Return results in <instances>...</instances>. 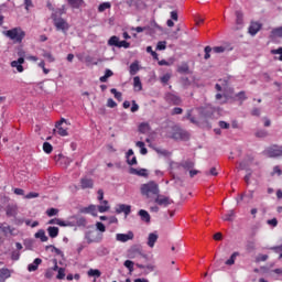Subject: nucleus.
Returning <instances> with one entry per match:
<instances>
[{
    "label": "nucleus",
    "instance_id": "37998d69",
    "mask_svg": "<svg viewBox=\"0 0 282 282\" xmlns=\"http://www.w3.org/2000/svg\"><path fill=\"white\" fill-rule=\"evenodd\" d=\"M235 217L234 209H230L224 217V221H232V218Z\"/></svg>",
    "mask_w": 282,
    "mask_h": 282
},
{
    "label": "nucleus",
    "instance_id": "2f4dec72",
    "mask_svg": "<svg viewBox=\"0 0 282 282\" xmlns=\"http://www.w3.org/2000/svg\"><path fill=\"white\" fill-rule=\"evenodd\" d=\"M133 87H134V91H142V82L138 76L133 78Z\"/></svg>",
    "mask_w": 282,
    "mask_h": 282
},
{
    "label": "nucleus",
    "instance_id": "680f3d73",
    "mask_svg": "<svg viewBox=\"0 0 282 282\" xmlns=\"http://www.w3.org/2000/svg\"><path fill=\"white\" fill-rule=\"evenodd\" d=\"M257 138H267L268 137V131L265 130H259L256 132Z\"/></svg>",
    "mask_w": 282,
    "mask_h": 282
},
{
    "label": "nucleus",
    "instance_id": "79ce46f5",
    "mask_svg": "<svg viewBox=\"0 0 282 282\" xmlns=\"http://www.w3.org/2000/svg\"><path fill=\"white\" fill-rule=\"evenodd\" d=\"M46 250H50L51 252H55V254L63 257V251H61V249H58L52 245L46 246Z\"/></svg>",
    "mask_w": 282,
    "mask_h": 282
},
{
    "label": "nucleus",
    "instance_id": "c756f323",
    "mask_svg": "<svg viewBox=\"0 0 282 282\" xmlns=\"http://www.w3.org/2000/svg\"><path fill=\"white\" fill-rule=\"evenodd\" d=\"M138 72H140V65L138 64V62H133L130 65V75L135 76L138 74Z\"/></svg>",
    "mask_w": 282,
    "mask_h": 282
},
{
    "label": "nucleus",
    "instance_id": "ea45409f",
    "mask_svg": "<svg viewBox=\"0 0 282 282\" xmlns=\"http://www.w3.org/2000/svg\"><path fill=\"white\" fill-rule=\"evenodd\" d=\"M12 275V273L9 271V269H0V276L1 279H10V276Z\"/></svg>",
    "mask_w": 282,
    "mask_h": 282
},
{
    "label": "nucleus",
    "instance_id": "473e14b6",
    "mask_svg": "<svg viewBox=\"0 0 282 282\" xmlns=\"http://www.w3.org/2000/svg\"><path fill=\"white\" fill-rule=\"evenodd\" d=\"M35 239H41V241L45 242L47 241V236L45 235V230L40 229L36 234H35Z\"/></svg>",
    "mask_w": 282,
    "mask_h": 282
},
{
    "label": "nucleus",
    "instance_id": "4be33fe9",
    "mask_svg": "<svg viewBox=\"0 0 282 282\" xmlns=\"http://www.w3.org/2000/svg\"><path fill=\"white\" fill-rule=\"evenodd\" d=\"M259 30H261V24L252 22L249 26V34H251V36H254L259 32Z\"/></svg>",
    "mask_w": 282,
    "mask_h": 282
},
{
    "label": "nucleus",
    "instance_id": "5fc2aeb1",
    "mask_svg": "<svg viewBox=\"0 0 282 282\" xmlns=\"http://www.w3.org/2000/svg\"><path fill=\"white\" fill-rule=\"evenodd\" d=\"M46 215H47L48 217H54V216L58 215V209H56V208H50V209L46 210Z\"/></svg>",
    "mask_w": 282,
    "mask_h": 282
},
{
    "label": "nucleus",
    "instance_id": "774afa93",
    "mask_svg": "<svg viewBox=\"0 0 282 282\" xmlns=\"http://www.w3.org/2000/svg\"><path fill=\"white\" fill-rule=\"evenodd\" d=\"M107 107H110V109H113L115 107H118V104L115 102L113 99H108Z\"/></svg>",
    "mask_w": 282,
    "mask_h": 282
},
{
    "label": "nucleus",
    "instance_id": "1a4fd4ad",
    "mask_svg": "<svg viewBox=\"0 0 282 282\" xmlns=\"http://www.w3.org/2000/svg\"><path fill=\"white\" fill-rule=\"evenodd\" d=\"M154 202L159 206H164V208H166V206H171V204H173V199H171V197L164 196V195H160V194L156 195Z\"/></svg>",
    "mask_w": 282,
    "mask_h": 282
},
{
    "label": "nucleus",
    "instance_id": "72a5a7b5",
    "mask_svg": "<svg viewBox=\"0 0 282 282\" xmlns=\"http://www.w3.org/2000/svg\"><path fill=\"white\" fill-rule=\"evenodd\" d=\"M237 257H239V252H234L230 258L225 262L226 265H235V261H237Z\"/></svg>",
    "mask_w": 282,
    "mask_h": 282
},
{
    "label": "nucleus",
    "instance_id": "c85d7f7f",
    "mask_svg": "<svg viewBox=\"0 0 282 282\" xmlns=\"http://www.w3.org/2000/svg\"><path fill=\"white\" fill-rule=\"evenodd\" d=\"M246 250L249 253L254 252V250H257V243L254 241H252V240L247 241Z\"/></svg>",
    "mask_w": 282,
    "mask_h": 282
},
{
    "label": "nucleus",
    "instance_id": "a211bd4d",
    "mask_svg": "<svg viewBox=\"0 0 282 282\" xmlns=\"http://www.w3.org/2000/svg\"><path fill=\"white\" fill-rule=\"evenodd\" d=\"M80 187L83 189H85V188H94V181L91 178H89V177H83L80 180Z\"/></svg>",
    "mask_w": 282,
    "mask_h": 282
},
{
    "label": "nucleus",
    "instance_id": "bb28decb",
    "mask_svg": "<svg viewBox=\"0 0 282 282\" xmlns=\"http://www.w3.org/2000/svg\"><path fill=\"white\" fill-rule=\"evenodd\" d=\"M110 206H109V202L108 200H102L101 205L97 206V210H99L100 213H107V210H109Z\"/></svg>",
    "mask_w": 282,
    "mask_h": 282
},
{
    "label": "nucleus",
    "instance_id": "f8f14e48",
    "mask_svg": "<svg viewBox=\"0 0 282 282\" xmlns=\"http://www.w3.org/2000/svg\"><path fill=\"white\" fill-rule=\"evenodd\" d=\"M23 63H25V58L19 57L18 61L11 62V67H14L21 74L23 73Z\"/></svg>",
    "mask_w": 282,
    "mask_h": 282
},
{
    "label": "nucleus",
    "instance_id": "0eeeda50",
    "mask_svg": "<svg viewBox=\"0 0 282 282\" xmlns=\"http://www.w3.org/2000/svg\"><path fill=\"white\" fill-rule=\"evenodd\" d=\"M268 158H282V145H273L265 150Z\"/></svg>",
    "mask_w": 282,
    "mask_h": 282
},
{
    "label": "nucleus",
    "instance_id": "f704fd0d",
    "mask_svg": "<svg viewBox=\"0 0 282 282\" xmlns=\"http://www.w3.org/2000/svg\"><path fill=\"white\" fill-rule=\"evenodd\" d=\"M0 230H2V232L6 237H8V234L13 235V232H14V228H12L10 226H0Z\"/></svg>",
    "mask_w": 282,
    "mask_h": 282
},
{
    "label": "nucleus",
    "instance_id": "423d86ee",
    "mask_svg": "<svg viewBox=\"0 0 282 282\" xmlns=\"http://www.w3.org/2000/svg\"><path fill=\"white\" fill-rule=\"evenodd\" d=\"M128 259H147V254L142 252V247L134 245L128 250Z\"/></svg>",
    "mask_w": 282,
    "mask_h": 282
},
{
    "label": "nucleus",
    "instance_id": "4d7b16f0",
    "mask_svg": "<svg viewBox=\"0 0 282 282\" xmlns=\"http://www.w3.org/2000/svg\"><path fill=\"white\" fill-rule=\"evenodd\" d=\"M181 84L183 85V87H191V79H188V77H183L181 78Z\"/></svg>",
    "mask_w": 282,
    "mask_h": 282
},
{
    "label": "nucleus",
    "instance_id": "e433bc0d",
    "mask_svg": "<svg viewBox=\"0 0 282 282\" xmlns=\"http://www.w3.org/2000/svg\"><path fill=\"white\" fill-rule=\"evenodd\" d=\"M151 131V126H149V123H141L139 126V132L140 133H149Z\"/></svg>",
    "mask_w": 282,
    "mask_h": 282
},
{
    "label": "nucleus",
    "instance_id": "393cba45",
    "mask_svg": "<svg viewBox=\"0 0 282 282\" xmlns=\"http://www.w3.org/2000/svg\"><path fill=\"white\" fill-rule=\"evenodd\" d=\"M108 45H110L111 47H119L120 45V37L119 36H111L109 40H108Z\"/></svg>",
    "mask_w": 282,
    "mask_h": 282
},
{
    "label": "nucleus",
    "instance_id": "a18cd8bd",
    "mask_svg": "<svg viewBox=\"0 0 282 282\" xmlns=\"http://www.w3.org/2000/svg\"><path fill=\"white\" fill-rule=\"evenodd\" d=\"M43 151L47 154L52 153L54 151V148L50 144V142L43 143Z\"/></svg>",
    "mask_w": 282,
    "mask_h": 282
},
{
    "label": "nucleus",
    "instance_id": "09e8293b",
    "mask_svg": "<svg viewBox=\"0 0 282 282\" xmlns=\"http://www.w3.org/2000/svg\"><path fill=\"white\" fill-rule=\"evenodd\" d=\"M212 52H214V54H224V52H226V47L215 46V47L212 48Z\"/></svg>",
    "mask_w": 282,
    "mask_h": 282
},
{
    "label": "nucleus",
    "instance_id": "20e7f679",
    "mask_svg": "<svg viewBox=\"0 0 282 282\" xmlns=\"http://www.w3.org/2000/svg\"><path fill=\"white\" fill-rule=\"evenodd\" d=\"M102 234L96 231V229L88 230L85 232V239L87 243H100L102 241Z\"/></svg>",
    "mask_w": 282,
    "mask_h": 282
},
{
    "label": "nucleus",
    "instance_id": "69168bd1",
    "mask_svg": "<svg viewBox=\"0 0 282 282\" xmlns=\"http://www.w3.org/2000/svg\"><path fill=\"white\" fill-rule=\"evenodd\" d=\"M57 226L69 227V226H72V223L58 219Z\"/></svg>",
    "mask_w": 282,
    "mask_h": 282
},
{
    "label": "nucleus",
    "instance_id": "39448f33",
    "mask_svg": "<svg viewBox=\"0 0 282 282\" xmlns=\"http://www.w3.org/2000/svg\"><path fill=\"white\" fill-rule=\"evenodd\" d=\"M199 113V122H206L208 118L213 117V113H215V108L212 106H205L197 109Z\"/></svg>",
    "mask_w": 282,
    "mask_h": 282
},
{
    "label": "nucleus",
    "instance_id": "338daca9",
    "mask_svg": "<svg viewBox=\"0 0 282 282\" xmlns=\"http://www.w3.org/2000/svg\"><path fill=\"white\" fill-rule=\"evenodd\" d=\"M219 173L217 172V167H212L209 172H205V175H214L217 176Z\"/></svg>",
    "mask_w": 282,
    "mask_h": 282
},
{
    "label": "nucleus",
    "instance_id": "c03bdc74",
    "mask_svg": "<svg viewBox=\"0 0 282 282\" xmlns=\"http://www.w3.org/2000/svg\"><path fill=\"white\" fill-rule=\"evenodd\" d=\"M69 6H72V8H80V6H83V0H67Z\"/></svg>",
    "mask_w": 282,
    "mask_h": 282
},
{
    "label": "nucleus",
    "instance_id": "3c124183",
    "mask_svg": "<svg viewBox=\"0 0 282 282\" xmlns=\"http://www.w3.org/2000/svg\"><path fill=\"white\" fill-rule=\"evenodd\" d=\"M96 228H97V230H99V232L101 235H102V232H106V230H107V227H105V224H102L100 221L96 223Z\"/></svg>",
    "mask_w": 282,
    "mask_h": 282
},
{
    "label": "nucleus",
    "instance_id": "f3484780",
    "mask_svg": "<svg viewBox=\"0 0 282 282\" xmlns=\"http://www.w3.org/2000/svg\"><path fill=\"white\" fill-rule=\"evenodd\" d=\"M158 232H151L148 236V246L149 248H155V243L158 242Z\"/></svg>",
    "mask_w": 282,
    "mask_h": 282
},
{
    "label": "nucleus",
    "instance_id": "7c9ffc66",
    "mask_svg": "<svg viewBox=\"0 0 282 282\" xmlns=\"http://www.w3.org/2000/svg\"><path fill=\"white\" fill-rule=\"evenodd\" d=\"M113 76V72L109 68L105 70V75L99 78L100 83H107V79L111 78Z\"/></svg>",
    "mask_w": 282,
    "mask_h": 282
},
{
    "label": "nucleus",
    "instance_id": "8fccbe9b",
    "mask_svg": "<svg viewBox=\"0 0 282 282\" xmlns=\"http://www.w3.org/2000/svg\"><path fill=\"white\" fill-rule=\"evenodd\" d=\"M57 275L56 279H58L59 281H63V279H65V268H59L57 271Z\"/></svg>",
    "mask_w": 282,
    "mask_h": 282
},
{
    "label": "nucleus",
    "instance_id": "9b49d317",
    "mask_svg": "<svg viewBox=\"0 0 282 282\" xmlns=\"http://www.w3.org/2000/svg\"><path fill=\"white\" fill-rule=\"evenodd\" d=\"M116 213L120 215V213H124L126 217L131 214V205L119 204L116 208Z\"/></svg>",
    "mask_w": 282,
    "mask_h": 282
},
{
    "label": "nucleus",
    "instance_id": "dca6fc26",
    "mask_svg": "<svg viewBox=\"0 0 282 282\" xmlns=\"http://www.w3.org/2000/svg\"><path fill=\"white\" fill-rule=\"evenodd\" d=\"M82 213H85L86 215H93V217H96L98 215V206L90 205L88 207L83 208Z\"/></svg>",
    "mask_w": 282,
    "mask_h": 282
},
{
    "label": "nucleus",
    "instance_id": "9d476101",
    "mask_svg": "<svg viewBox=\"0 0 282 282\" xmlns=\"http://www.w3.org/2000/svg\"><path fill=\"white\" fill-rule=\"evenodd\" d=\"M133 237V231H128V234H117L116 240L120 241L121 243H127V241H131Z\"/></svg>",
    "mask_w": 282,
    "mask_h": 282
},
{
    "label": "nucleus",
    "instance_id": "49530a36",
    "mask_svg": "<svg viewBox=\"0 0 282 282\" xmlns=\"http://www.w3.org/2000/svg\"><path fill=\"white\" fill-rule=\"evenodd\" d=\"M110 93L113 94L117 100L122 101V93L118 91L116 88H112Z\"/></svg>",
    "mask_w": 282,
    "mask_h": 282
},
{
    "label": "nucleus",
    "instance_id": "cd10ccee",
    "mask_svg": "<svg viewBox=\"0 0 282 282\" xmlns=\"http://www.w3.org/2000/svg\"><path fill=\"white\" fill-rule=\"evenodd\" d=\"M47 232L51 239H56L58 237V227H48Z\"/></svg>",
    "mask_w": 282,
    "mask_h": 282
},
{
    "label": "nucleus",
    "instance_id": "f03ea898",
    "mask_svg": "<svg viewBox=\"0 0 282 282\" xmlns=\"http://www.w3.org/2000/svg\"><path fill=\"white\" fill-rule=\"evenodd\" d=\"M3 34L15 43H23V40L25 39V31H23L21 26L4 31Z\"/></svg>",
    "mask_w": 282,
    "mask_h": 282
},
{
    "label": "nucleus",
    "instance_id": "4c0bfd02",
    "mask_svg": "<svg viewBox=\"0 0 282 282\" xmlns=\"http://www.w3.org/2000/svg\"><path fill=\"white\" fill-rule=\"evenodd\" d=\"M135 147H138L139 149H141V150H140L141 155H147V153H149V150H147V148L144 147V142L138 141V142L135 143Z\"/></svg>",
    "mask_w": 282,
    "mask_h": 282
},
{
    "label": "nucleus",
    "instance_id": "7ed1b4c3",
    "mask_svg": "<svg viewBox=\"0 0 282 282\" xmlns=\"http://www.w3.org/2000/svg\"><path fill=\"white\" fill-rule=\"evenodd\" d=\"M173 140H188L191 138V134L188 132L177 126H174L171 131L170 135Z\"/></svg>",
    "mask_w": 282,
    "mask_h": 282
},
{
    "label": "nucleus",
    "instance_id": "ddd939ff",
    "mask_svg": "<svg viewBox=\"0 0 282 282\" xmlns=\"http://www.w3.org/2000/svg\"><path fill=\"white\" fill-rule=\"evenodd\" d=\"M165 100L172 105H180L182 102V99L177 95H173L171 93L165 95Z\"/></svg>",
    "mask_w": 282,
    "mask_h": 282
},
{
    "label": "nucleus",
    "instance_id": "a878e982",
    "mask_svg": "<svg viewBox=\"0 0 282 282\" xmlns=\"http://www.w3.org/2000/svg\"><path fill=\"white\" fill-rule=\"evenodd\" d=\"M251 163H252V158H248L247 160L241 161L239 164L240 171H247L248 166H250Z\"/></svg>",
    "mask_w": 282,
    "mask_h": 282
},
{
    "label": "nucleus",
    "instance_id": "5701e85b",
    "mask_svg": "<svg viewBox=\"0 0 282 282\" xmlns=\"http://www.w3.org/2000/svg\"><path fill=\"white\" fill-rule=\"evenodd\" d=\"M130 173L131 175H139V177H147V169H134V167H131L130 169Z\"/></svg>",
    "mask_w": 282,
    "mask_h": 282
},
{
    "label": "nucleus",
    "instance_id": "603ef678",
    "mask_svg": "<svg viewBox=\"0 0 282 282\" xmlns=\"http://www.w3.org/2000/svg\"><path fill=\"white\" fill-rule=\"evenodd\" d=\"M124 268H128L129 272H133V261L131 260H126L124 263H123Z\"/></svg>",
    "mask_w": 282,
    "mask_h": 282
},
{
    "label": "nucleus",
    "instance_id": "a19ab883",
    "mask_svg": "<svg viewBox=\"0 0 282 282\" xmlns=\"http://www.w3.org/2000/svg\"><path fill=\"white\" fill-rule=\"evenodd\" d=\"M111 8V2H102L98 7V12H105V10H109Z\"/></svg>",
    "mask_w": 282,
    "mask_h": 282
},
{
    "label": "nucleus",
    "instance_id": "6e6d98bb",
    "mask_svg": "<svg viewBox=\"0 0 282 282\" xmlns=\"http://www.w3.org/2000/svg\"><path fill=\"white\" fill-rule=\"evenodd\" d=\"M178 72L181 74H188V64H182L180 67H178Z\"/></svg>",
    "mask_w": 282,
    "mask_h": 282
},
{
    "label": "nucleus",
    "instance_id": "412c9836",
    "mask_svg": "<svg viewBox=\"0 0 282 282\" xmlns=\"http://www.w3.org/2000/svg\"><path fill=\"white\" fill-rule=\"evenodd\" d=\"M41 263H43V260H41V258H36L33 263L29 264L28 267L29 272H36Z\"/></svg>",
    "mask_w": 282,
    "mask_h": 282
},
{
    "label": "nucleus",
    "instance_id": "13d9d810",
    "mask_svg": "<svg viewBox=\"0 0 282 282\" xmlns=\"http://www.w3.org/2000/svg\"><path fill=\"white\" fill-rule=\"evenodd\" d=\"M36 197H39V193L36 192H30L24 196L25 199H35Z\"/></svg>",
    "mask_w": 282,
    "mask_h": 282
},
{
    "label": "nucleus",
    "instance_id": "6e6552de",
    "mask_svg": "<svg viewBox=\"0 0 282 282\" xmlns=\"http://www.w3.org/2000/svg\"><path fill=\"white\" fill-rule=\"evenodd\" d=\"M53 21L56 30L62 32H67V30H69V24L63 18H54Z\"/></svg>",
    "mask_w": 282,
    "mask_h": 282
},
{
    "label": "nucleus",
    "instance_id": "c9c22d12",
    "mask_svg": "<svg viewBox=\"0 0 282 282\" xmlns=\"http://www.w3.org/2000/svg\"><path fill=\"white\" fill-rule=\"evenodd\" d=\"M271 54L275 56V61H282V47L271 50Z\"/></svg>",
    "mask_w": 282,
    "mask_h": 282
},
{
    "label": "nucleus",
    "instance_id": "e2e57ef3",
    "mask_svg": "<svg viewBox=\"0 0 282 282\" xmlns=\"http://www.w3.org/2000/svg\"><path fill=\"white\" fill-rule=\"evenodd\" d=\"M169 80H171V74H165L161 77V83H163L164 85H166V83H169Z\"/></svg>",
    "mask_w": 282,
    "mask_h": 282
},
{
    "label": "nucleus",
    "instance_id": "aec40b11",
    "mask_svg": "<svg viewBox=\"0 0 282 282\" xmlns=\"http://www.w3.org/2000/svg\"><path fill=\"white\" fill-rule=\"evenodd\" d=\"M139 217L141 218V221H144L145 224H151V215L149 212L141 209L138 213Z\"/></svg>",
    "mask_w": 282,
    "mask_h": 282
},
{
    "label": "nucleus",
    "instance_id": "bf43d9fd",
    "mask_svg": "<svg viewBox=\"0 0 282 282\" xmlns=\"http://www.w3.org/2000/svg\"><path fill=\"white\" fill-rule=\"evenodd\" d=\"M204 52H205V61H208V58H210V52H213V47L206 46Z\"/></svg>",
    "mask_w": 282,
    "mask_h": 282
},
{
    "label": "nucleus",
    "instance_id": "2eb2a0df",
    "mask_svg": "<svg viewBox=\"0 0 282 282\" xmlns=\"http://www.w3.org/2000/svg\"><path fill=\"white\" fill-rule=\"evenodd\" d=\"M67 123V120H65V118H62L57 123H56V129H57V133H58V135H62V137H65V135H67V129H65V128H62V124L63 123Z\"/></svg>",
    "mask_w": 282,
    "mask_h": 282
},
{
    "label": "nucleus",
    "instance_id": "0e129e2a",
    "mask_svg": "<svg viewBox=\"0 0 282 282\" xmlns=\"http://www.w3.org/2000/svg\"><path fill=\"white\" fill-rule=\"evenodd\" d=\"M119 47H124V50H129V47H131V44L127 41H119Z\"/></svg>",
    "mask_w": 282,
    "mask_h": 282
},
{
    "label": "nucleus",
    "instance_id": "de8ad7c7",
    "mask_svg": "<svg viewBox=\"0 0 282 282\" xmlns=\"http://www.w3.org/2000/svg\"><path fill=\"white\" fill-rule=\"evenodd\" d=\"M88 276H96L97 279L100 278V270H98V269H90L88 271Z\"/></svg>",
    "mask_w": 282,
    "mask_h": 282
},
{
    "label": "nucleus",
    "instance_id": "f257e3e1",
    "mask_svg": "<svg viewBox=\"0 0 282 282\" xmlns=\"http://www.w3.org/2000/svg\"><path fill=\"white\" fill-rule=\"evenodd\" d=\"M140 191L143 197H147V199H151L152 195L158 197V194L160 193V185L154 181H150L148 183L142 184Z\"/></svg>",
    "mask_w": 282,
    "mask_h": 282
},
{
    "label": "nucleus",
    "instance_id": "6ab92c4d",
    "mask_svg": "<svg viewBox=\"0 0 282 282\" xmlns=\"http://www.w3.org/2000/svg\"><path fill=\"white\" fill-rule=\"evenodd\" d=\"M18 210L17 205H8L6 208L7 217H17Z\"/></svg>",
    "mask_w": 282,
    "mask_h": 282
},
{
    "label": "nucleus",
    "instance_id": "4468645a",
    "mask_svg": "<svg viewBox=\"0 0 282 282\" xmlns=\"http://www.w3.org/2000/svg\"><path fill=\"white\" fill-rule=\"evenodd\" d=\"M236 30H241L243 28V12L241 11H236Z\"/></svg>",
    "mask_w": 282,
    "mask_h": 282
},
{
    "label": "nucleus",
    "instance_id": "58836bf2",
    "mask_svg": "<svg viewBox=\"0 0 282 282\" xmlns=\"http://www.w3.org/2000/svg\"><path fill=\"white\" fill-rule=\"evenodd\" d=\"M272 36L276 39H282V26L275 28L271 31Z\"/></svg>",
    "mask_w": 282,
    "mask_h": 282
},
{
    "label": "nucleus",
    "instance_id": "052dcab7",
    "mask_svg": "<svg viewBox=\"0 0 282 282\" xmlns=\"http://www.w3.org/2000/svg\"><path fill=\"white\" fill-rule=\"evenodd\" d=\"M256 261L257 263H261V261H268V254H258Z\"/></svg>",
    "mask_w": 282,
    "mask_h": 282
},
{
    "label": "nucleus",
    "instance_id": "b1692460",
    "mask_svg": "<svg viewBox=\"0 0 282 282\" xmlns=\"http://www.w3.org/2000/svg\"><path fill=\"white\" fill-rule=\"evenodd\" d=\"M181 166L185 171H191V170L195 169V162H193L192 160H186V161L181 162Z\"/></svg>",
    "mask_w": 282,
    "mask_h": 282
},
{
    "label": "nucleus",
    "instance_id": "864d4df0",
    "mask_svg": "<svg viewBox=\"0 0 282 282\" xmlns=\"http://www.w3.org/2000/svg\"><path fill=\"white\" fill-rule=\"evenodd\" d=\"M156 50H159V52H162L163 50H166V41L158 42Z\"/></svg>",
    "mask_w": 282,
    "mask_h": 282
}]
</instances>
